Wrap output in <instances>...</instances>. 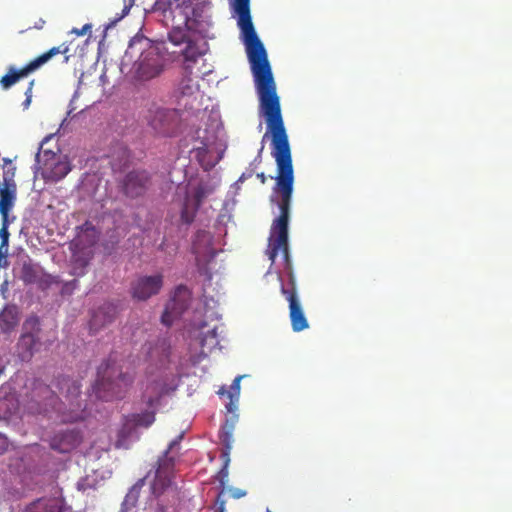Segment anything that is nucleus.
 Masks as SVG:
<instances>
[{
  "mask_svg": "<svg viewBox=\"0 0 512 512\" xmlns=\"http://www.w3.org/2000/svg\"><path fill=\"white\" fill-rule=\"evenodd\" d=\"M33 86H34V81L29 82V86L27 87V90L25 92L26 99L24 102H22V106H24V109H28L29 104L32 102Z\"/></svg>",
  "mask_w": 512,
  "mask_h": 512,
  "instance_id": "33",
  "label": "nucleus"
},
{
  "mask_svg": "<svg viewBox=\"0 0 512 512\" xmlns=\"http://www.w3.org/2000/svg\"><path fill=\"white\" fill-rule=\"evenodd\" d=\"M6 317H7V314H6V313H4V314L2 315V317L0 318V322H1V324L3 325V326H2V327H3V329H5V330H9V329H11V328H13V327H14L15 322H14V321H12V322H7V320L5 319Z\"/></svg>",
  "mask_w": 512,
  "mask_h": 512,
  "instance_id": "38",
  "label": "nucleus"
},
{
  "mask_svg": "<svg viewBox=\"0 0 512 512\" xmlns=\"http://www.w3.org/2000/svg\"><path fill=\"white\" fill-rule=\"evenodd\" d=\"M20 280L26 285L36 284L41 289H45L51 284L52 277L43 273L39 264H33L28 261L21 266Z\"/></svg>",
  "mask_w": 512,
  "mask_h": 512,
  "instance_id": "17",
  "label": "nucleus"
},
{
  "mask_svg": "<svg viewBox=\"0 0 512 512\" xmlns=\"http://www.w3.org/2000/svg\"><path fill=\"white\" fill-rule=\"evenodd\" d=\"M207 45L202 38L196 39L194 42L186 44L184 50H182V56H184L185 71L195 77H200L206 74V71L200 69L193 71L194 64L202 60V57L206 54Z\"/></svg>",
  "mask_w": 512,
  "mask_h": 512,
  "instance_id": "15",
  "label": "nucleus"
},
{
  "mask_svg": "<svg viewBox=\"0 0 512 512\" xmlns=\"http://www.w3.org/2000/svg\"><path fill=\"white\" fill-rule=\"evenodd\" d=\"M131 421L134 422L137 427H150L155 421V411H144L140 414L132 415Z\"/></svg>",
  "mask_w": 512,
  "mask_h": 512,
  "instance_id": "29",
  "label": "nucleus"
},
{
  "mask_svg": "<svg viewBox=\"0 0 512 512\" xmlns=\"http://www.w3.org/2000/svg\"><path fill=\"white\" fill-rule=\"evenodd\" d=\"M16 201V184H0V214L4 220L8 219L9 211L13 209Z\"/></svg>",
  "mask_w": 512,
  "mask_h": 512,
  "instance_id": "22",
  "label": "nucleus"
},
{
  "mask_svg": "<svg viewBox=\"0 0 512 512\" xmlns=\"http://www.w3.org/2000/svg\"><path fill=\"white\" fill-rule=\"evenodd\" d=\"M217 394L224 395V387H220L217 391Z\"/></svg>",
  "mask_w": 512,
  "mask_h": 512,
  "instance_id": "44",
  "label": "nucleus"
},
{
  "mask_svg": "<svg viewBox=\"0 0 512 512\" xmlns=\"http://www.w3.org/2000/svg\"><path fill=\"white\" fill-rule=\"evenodd\" d=\"M117 308L110 302H104L91 313L89 329L92 335H96L116 319Z\"/></svg>",
  "mask_w": 512,
  "mask_h": 512,
  "instance_id": "16",
  "label": "nucleus"
},
{
  "mask_svg": "<svg viewBox=\"0 0 512 512\" xmlns=\"http://www.w3.org/2000/svg\"><path fill=\"white\" fill-rule=\"evenodd\" d=\"M68 52V45L67 44H61L57 47H53L48 49L45 53H42L37 58L31 60L26 64L24 67L20 69H16L15 66L10 65L8 67L7 74L1 77L0 79V86L3 90H8L17 83L20 82L22 78L28 77L29 74L34 73L38 69H40L42 66L47 64L51 61L52 58H54L56 55L64 54L66 55Z\"/></svg>",
  "mask_w": 512,
  "mask_h": 512,
  "instance_id": "7",
  "label": "nucleus"
},
{
  "mask_svg": "<svg viewBox=\"0 0 512 512\" xmlns=\"http://www.w3.org/2000/svg\"><path fill=\"white\" fill-rule=\"evenodd\" d=\"M3 255L0 253V260H2Z\"/></svg>",
  "mask_w": 512,
  "mask_h": 512,
  "instance_id": "47",
  "label": "nucleus"
},
{
  "mask_svg": "<svg viewBox=\"0 0 512 512\" xmlns=\"http://www.w3.org/2000/svg\"><path fill=\"white\" fill-rule=\"evenodd\" d=\"M3 163V181L0 185H16L14 180L15 166H13L8 158H3Z\"/></svg>",
  "mask_w": 512,
  "mask_h": 512,
  "instance_id": "30",
  "label": "nucleus"
},
{
  "mask_svg": "<svg viewBox=\"0 0 512 512\" xmlns=\"http://www.w3.org/2000/svg\"><path fill=\"white\" fill-rule=\"evenodd\" d=\"M246 375H239L232 381L229 390H226V397L229 398L230 402L226 404V415H230V418L226 417V428H232L234 423L238 421V404L240 395V381L245 378Z\"/></svg>",
  "mask_w": 512,
  "mask_h": 512,
  "instance_id": "21",
  "label": "nucleus"
},
{
  "mask_svg": "<svg viewBox=\"0 0 512 512\" xmlns=\"http://www.w3.org/2000/svg\"><path fill=\"white\" fill-rule=\"evenodd\" d=\"M44 25H45V20L44 19H39V21L35 22L33 28H35V29H42Z\"/></svg>",
  "mask_w": 512,
  "mask_h": 512,
  "instance_id": "40",
  "label": "nucleus"
},
{
  "mask_svg": "<svg viewBox=\"0 0 512 512\" xmlns=\"http://www.w3.org/2000/svg\"><path fill=\"white\" fill-rule=\"evenodd\" d=\"M90 29H91V25L90 24H85L83 26V28H81V29L74 28L72 30V33L77 34V36H84L87 32L90 31Z\"/></svg>",
  "mask_w": 512,
  "mask_h": 512,
  "instance_id": "37",
  "label": "nucleus"
},
{
  "mask_svg": "<svg viewBox=\"0 0 512 512\" xmlns=\"http://www.w3.org/2000/svg\"><path fill=\"white\" fill-rule=\"evenodd\" d=\"M281 293L286 298L289 306V319L291 329L294 332H301L309 328L308 319L304 314L301 300L299 299L294 273L289 271L288 285L284 286L281 280Z\"/></svg>",
  "mask_w": 512,
  "mask_h": 512,
  "instance_id": "9",
  "label": "nucleus"
},
{
  "mask_svg": "<svg viewBox=\"0 0 512 512\" xmlns=\"http://www.w3.org/2000/svg\"><path fill=\"white\" fill-rule=\"evenodd\" d=\"M59 399L53 390L40 380H33L27 386V392L22 398L21 404L32 413L48 412L50 409L58 412L60 420L64 423L82 421L85 418V407L79 399L80 383L72 378L58 380Z\"/></svg>",
  "mask_w": 512,
  "mask_h": 512,
  "instance_id": "2",
  "label": "nucleus"
},
{
  "mask_svg": "<svg viewBox=\"0 0 512 512\" xmlns=\"http://www.w3.org/2000/svg\"><path fill=\"white\" fill-rule=\"evenodd\" d=\"M81 442L80 432L74 429H66L54 434L51 438V448L59 453H69Z\"/></svg>",
  "mask_w": 512,
  "mask_h": 512,
  "instance_id": "18",
  "label": "nucleus"
},
{
  "mask_svg": "<svg viewBox=\"0 0 512 512\" xmlns=\"http://www.w3.org/2000/svg\"><path fill=\"white\" fill-rule=\"evenodd\" d=\"M8 446L9 442L7 436L0 433V455L7 452Z\"/></svg>",
  "mask_w": 512,
  "mask_h": 512,
  "instance_id": "36",
  "label": "nucleus"
},
{
  "mask_svg": "<svg viewBox=\"0 0 512 512\" xmlns=\"http://www.w3.org/2000/svg\"><path fill=\"white\" fill-rule=\"evenodd\" d=\"M40 332V319L36 316L28 317L22 325V334L16 345L21 361L28 362L32 359L40 343Z\"/></svg>",
  "mask_w": 512,
  "mask_h": 512,
  "instance_id": "11",
  "label": "nucleus"
},
{
  "mask_svg": "<svg viewBox=\"0 0 512 512\" xmlns=\"http://www.w3.org/2000/svg\"><path fill=\"white\" fill-rule=\"evenodd\" d=\"M50 139L51 136H47L42 140L39 151L35 155V168L36 173H40L41 178L46 182L58 183L71 172L72 165L67 156L60 154L58 147L57 151L43 148Z\"/></svg>",
  "mask_w": 512,
  "mask_h": 512,
  "instance_id": "5",
  "label": "nucleus"
},
{
  "mask_svg": "<svg viewBox=\"0 0 512 512\" xmlns=\"http://www.w3.org/2000/svg\"><path fill=\"white\" fill-rule=\"evenodd\" d=\"M170 26H172V29H170L168 33V39L174 45H188L189 42H194L196 40L193 38V34L205 33V29L202 25H195L192 27V25L170 24Z\"/></svg>",
  "mask_w": 512,
  "mask_h": 512,
  "instance_id": "20",
  "label": "nucleus"
},
{
  "mask_svg": "<svg viewBox=\"0 0 512 512\" xmlns=\"http://www.w3.org/2000/svg\"><path fill=\"white\" fill-rule=\"evenodd\" d=\"M254 174H255V170L254 169H252V168L246 169V171L243 172L242 175H240V177L238 178V181H237L236 185L238 183H243L246 180L250 179Z\"/></svg>",
  "mask_w": 512,
  "mask_h": 512,
  "instance_id": "35",
  "label": "nucleus"
},
{
  "mask_svg": "<svg viewBox=\"0 0 512 512\" xmlns=\"http://www.w3.org/2000/svg\"><path fill=\"white\" fill-rule=\"evenodd\" d=\"M163 275H143L131 284V296L138 301H147L161 291Z\"/></svg>",
  "mask_w": 512,
  "mask_h": 512,
  "instance_id": "14",
  "label": "nucleus"
},
{
  "mask_svg": "<svg viewBox=\"0 0 512 512\" xmlns=\"http://www.w3.org/2000/svg\"><path fill=\"white\" fill-rule=\"evenodd\" d=\"M26 512H61V507L54 499H39L27 506Z\"/></svg>",
  "mask_w": 512,
  "mask_h": 512,
  "instance_id": "24",
  "label": "nucleus"
},
{
  "mask_svg": "<svg viewBox=\"0 0 512 512\" xmlns=\"http://www.w3.org/2000/svg\"><path fill=\"white\" fill-rule=\"evenodd\" d=\"M134 48H135V44H130L129 49H134Z\"/></svg>",
  "mask_w": 512,
  "mask_h": 512,
  "instance_id": "45",
  "label": "nucleus"
},
{
  "mask_svg": "<svg viewBox=\"0 0 512 512\" xmlns=\"http://www.w3.org/2000/svg\"><path fill=\"white\" fill-rule=\"evenodd\" d=\"M214 189V186L204 180L196 183L189 182L185 187V199L181 207V221L186 224L192 223L202 201L212 195Z\"/></svg>",
  "mask_w": 512,
  "mask_h": 512,
  "instance_id": "8",
  "label": "nucleus"
},
{
  "mask_svg": "<svg viewBox=\"0 0 512 512\" xmlns=\"http://www.w3.org/2000/svg\"><path fill=\"white\" fill-rule=\"evenodd\" d=\"M192 294L185 286H176L161 316L162 324L170 327L188 309Z\"/></svg>",
  "mask_w": 512,
  "mask_h": 512,
  "instance_id": "12",
  "label": "nucleus"
},
{
  "mask_svg": "<svg viewBox=\"0 0 512 512\" xmlns=\"http://www.w3.org/2000/svg\"><path fill=\"white\" fill-rule=\"evenodd\" d=\"M144 485V479L138 480L135 485L131 486L127 495L124 497L122 508L124 511H129L132 507L136 506V503L141 493V489Z\"/></svg>",
  "mask_w": 512,
  "mask_h": 512,
  "instance_id": "26",
  "label": "nucleus"
},
{
  "mask_svg": "<svg viewBox=\"0 0 512 512\" xmlns=\"http://www.w3.org/2000/svg\"><path fill=\"white\" fill-rule=\"evenodd\" d=\"M231 16L237 20L240 39L245 45L252 77L258 97V114L264 118L266 132L262 145L252 164L262 163V153L267 137H271V156L277 166L276 184L272 188L270 202L278 206L280 215L272 221L266 255L275 264L281 252L287 265L289 258V218L292 191L294 190V168L292 167L289 137L284 126L281 100L277 94L276 81L273 78L264 44L258 38L252 23L250 0H229Z\"/></svg>",
  "mask_w": 512,
  "mask_h": 512,
  "instance_id": "1",
  "label": "nucleus"
},
{
  "mask_svg": "<svg viewBox=\"0 0 512 512\" xmlns=\"http://www.w3.org/2000/svg\"><path fill=\"white\" fill-rule=\"evenodd\" d=\"M227 491H229L230 497L233 499H239V498L245 497V495H246L245 490H240L238 488L230 487L227 489Z\"/></svg>",
  "mask_w": 512,
  "mask_h": 512,
  "instance_id": "34",
  "label": "nucleus"
},
{
  "mask_svg": "<svg viewBox=\"0 0 512 512\" xmlns=\"http://www.w3.org/2000/svg\"><path fill=\"white\" fill-rule=\"evenodd\" d=\"M132 382V375L122 372L115 363L104 362L97 371V396L102 400H120Z\"/></svg>",
  "mask_w": 512,
  "mask_h": 512,
  "instance_id": "4",
  "label": "nucleus"
},
{
  "mask_svg": "<svg viewBox=\"0 0 512 512\" xmlns=\"http://www.w3.org/2000/svg\"><path fill=\"white\" fill-rule=\"evenodd\" d=\"M192 252L195 256L196 265L200 271H205L206 266L212 262L218 251L213 246L211 232L198 231L195 233L192 242Z\"/></svg>",
  "mask_w": 512,
  "mask_h": 512,
  "instance_id": "13",
  "label": "nucleus"
},
{
  "mask_svg": "<svg viewBox=\"0 0 512 512\" xmlns=\"http://www.w3.org/2000/svg\"><path fill=\"white\" fill-rule=\"evenodd\" d=\"M257 178L259 179V181H261V183L264 185L266 183V176L264 174V172H259L257 173Z\"/></svg>",
  "mask_w": 512,
  "mask_h": 512,
  "instance_id": "41",
  "label": "nucleus"
},
{
  "mask_svg": "<svg viewBox=\"0 0 512 512\" xmlns=\"http://www.w3.org/2000/svg\"><path fill=\"white\" fill-rule=\"evenodd\" d=\"M148 125L157 136H175L180 125L179 112L174 108L153 107L149 109Z\"/></svg>",
  "mask_w": 512,
  "mask_h": 512,
  "instance_id": "10",
  "label": "nucleus"
},
{
  "mask_svg": "<svg viewBox=\"0 0 512 512\" xmlns=\"http://www.w3.org/2000/svg\"><path fill=\"white\" fill-rule=\"evenodd\" d=\"M219 457L224 458V448L223 447L219 448Z\"/></svg>",
  "mask_w": 512,
  "mask_h": 512,
  "instance_id": "43",
  "label": "nucleus"
},
{
  "mask_svg": "<svg viewBox=\"0 0 512 512\" xmlns=\"http://www.w3.org/2000/svg\"><path fill=\"white\" fill-rule=\"evenodd\" d=\"M168 393V389L159 382H152L146 389V394L143 395L144 401L149 407H155L160 401L162 395Z\"/></svg>",
  "mask_w": 512,
  "mask_h": 512,
  "instance_id": "23",
  "label": "nucleus"
},
{
  "mask_svg": "<svg viewBox=\"0 0 512 512\" xmlns=\"http://www.w3.org/2000/svg\"><path fill=\"white\" fill-rule=\"evenodd\" d=\"M82 267H83V269L86 267V263L85 262L82 263Z\"/></svg>",
  "mask_w": 512,
  "mask_h": 512,
  "instance_id": "46",
  "label": "nucleus"
},
{
  "mask_svg": "<svg viewBox=\"0 0 512 512\" xmlns=\"http://www.w3.org/2000/svg\"><path fill=\"white\" fill-rule=\"evenodd\" d=\"M216 479L219 482L221 490L217 494V509L216 512H224V500L221 499V495L224 492V469L218 471Z\"/></svg>",
  "mask_w": 512,
  "mask_h": 512,
  "instance_id": "31",
  "label": "nucleus"
},
{
  "mask_svg": "<svg viewBox=\"0 0 512 512\" xmlns=\"http://www.w3.org/2000/svg\"><path fill=\"white\" fill-rule=\"evenodd\" d=\"M148 181L149 176L147 172L134 171L128 173L123 182L124 194L131 198L143 195L147 189Z\"/></svg>",
  "mask_w": 512,
  "mask_h": 512,
  "instance_id": "19",
  "label": "nucleus"
},
{
  "mask_svg": "<svg viewBox=\"0 0 512 512\" xmlns=\"http://www.w3.org/2000/svg\"><path fill=\"white\" fill-rule=\"evenodd\" d=\"M178 440L169 443L167 451L157 460L153 480L150 481V495L144 505V512H175L180 501L179 490L173 483L174 467L177 454L174 448Z\"/></svg>",
  "mask_w": 512,
  "mask_h": 512,
  "instance_id": "3",
  "label": "nucleus"
},
{
  "mask_svg": "<svg viewBox=\"0 0 512 512\" xmlns=\"http://www.w3.org/2000/svg\"><path fill=\"white\" fill-rule=\"evenodd\" d=\"M224 437V425L219 426V438Z\"/></svg>",
  "mask_w": 512,
  "mask_h": 512,
  "instance_id": "42",
  "label": "nucleus"
},
{
  "mask_svg": "<svg viewBox=\"0 0 512 512\" xmlns=\"http://www.w3.org/2000/svg\"><path fill=\"white\" fill-rule=\"evenodd\" d=\"M0 238H1V248L8 246V238H9V232H8V219L4 220L2 218V227L0 229Z\"/></svg>",
  "mask_w": 512,
  "mask_h": 512,
  "instance_id": "32",
  "label": "nucleus"
},
{
  "mask_svg": "<svg viewBox=\"0 0 512 512\" xmlns=\"http://www.w3.org/2000/svg\"><path fill=\"white\" fill-rule=\"evenodd\" d=\"M157 10L162 11L165 20L176 25H202L200 11L193 0H156Z\"/></svg>",
  "mask_w": 512,
  "mask_h": 512,
  "instance_id": "6",
  "label": "nucleus"
},
{
  "mask_svg": "<svg viewBox=\"0 0 512 512\" xmlns=\"http://www.w3.org/2000/svg\"><path fill=\"white\" fill-rule=\"evenodd\" d=\"M2 373V369L0 368V374Z\"/></svg>",
  "mask_w": 512,
  "mask_h": 512,
  "instance_id": "48",
  "label": "nucleus"
},
{
  "mask_svg": "<svg viewBox=\"0 0 512 512\" xmlns=\"http://www.w3.org/2000/svg\"><path fill=\"white\" fill-rule=\"evenodd\" d=\"M188 75L189 76L182 78L179 84V91L182 98L192 97L195 93L199 92V86L197 85V82L194 81V78L191 77V74L188 73Z\"/></svg>",
  "mask_w": 512,
  "mask_h": 512,
  "instance_id": "27",
  "label": "nucleus"
},
{
  "mask_svg": "<svg viewBox=\"0 0 512 512\" xmlns=\"http://www.w3.org/2000/svg\"><path fill=\"white\" fill-rule=\"evenodd\" d=\"M195 157L198 159L202 169L210 171L218 163L220 155L214 156L205 148H198L195 151Z\"/></svg>",
  "mask_w": 512,
  "mask_h": 512,
  "instance_id": "25",
  "label": "nucleus"
},
{
  "mask_svg": "<svg viewBox=\"0 0 512 512\" xmlns=\"http://www.w3.org/2000/svg\"><path fill=\"white\" fill-rule=\"evenodd\" d=\"M225 443H226V452H228V449H230L231 441H230V434L227 431H226V441H225ZM227 456H228V453H226V466L228 465V458H227Z\"/></svg>",
  "mask_w": 512,
  "mask_h": 512,
  "instance_id": "39",
  "label": "nucleus"
},
{
  "mask_svg": "<svg viewBox=\"0 0 512 512\" xmlns=\"http://www.w3.org/2000/svg\"><path fill=\"white\" fill-rule=\"evenodd\" d=\"M160 67L157 64H147L144 60L138 62L137 73L142 79H150L160 74Z\"/></svg>",
  "mask_w": 512,
  "mask_h": 512,
  "instance_id": "28",
  "label": "nucleus"
}]
</instances>
